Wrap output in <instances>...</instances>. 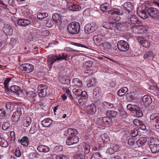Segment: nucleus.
Here are the masks:
<instances>
[{"label":"nucleus","mask_w":159,"mask_h":159,"mask_svg":"<svg viewBox=\"0 0 159 159\" xmlns=\"http://www.w3.org/2000/svg\"><path fill=\"white\" fill-rule=\"evenodd\" d=\"M67 56L64 53L58 55H50L48 57L47 63L49 68H52V65L58 61L66 60Z\"/></svg>","instance_id":"nucleus-1"},{"label":"nucleus","mask_w":159,"mask_h":159,"mask_svg":"<svg viewBox=\"0 0 159 159\" xmlns=\"http://www.w3.org/2000/svg\"><path fill=\"white\" fill-rule=\"evenodd\" d=\"M80 24L77 22H71L68 25L67 30L70 34H77L80 31Z\"/></svg>","instance_id":"nucleus-2"},{"label":"nucleus","mask_w":159,"mask_h":159,"mask_svg":"<svg viewBox=\"0 0 159 159\" xmlns=\"http://www.w3.org/2000/svg\"><path fill=\"white\" fill-rule=\"evenodd\" d=\"M109 13L112 15L110 18H113L114 21H118L120 19V17L118 15H122L123 12L120 9V7L114 8L109 11Z\"/></svg>","instance_id":"nucleus-3"},{"label":"nucleus","mask_w":159,"mask_h":159,"mask_svg":"<svg viewBox=\"0 0 159 159\" xmlns=\"http://www.w3.org/2000/svg\"><path fill=\"white\" fill-rule=\"evenodd\" d=\"M117 25L115 22H105L103 23V27L108 30V31L111 33H113L116 32L117 28L116 27Z\"/></svg>","instance_id":"nucleus-4"},{"label":"nucleus","mask_w":159,"mask_h":159,"mask_svg":"<svg viewBox=\"0 0 159 159\" xmlns=\"http://www.w3.org/2000/svg\"><path fill=\"white\" fill-rule=\"evenodd\" d=\"M117 47L120 51L125 52L129 49V45L128 43L124 40H120L118 42Z\"/></svg>","instance_id":"nucleus-5"},{"label":"nucleus","mask_w":159,"mask_h":159,"mask_svg":"<svg viewBox=\"0 0 159 159\" xmlns=\"http://www.w3.org/2000/svg\"><path fill=\"white\" fill-rule=\"evenodd\" d=\"M93 39L95 43H96L97 45L100 46L102 45L106 41L107 38L106 34H99L94 36Z\"/></svg>","instance_id":"nucleus-6"},{"label":"nucleus","mask_w":159,"mask_h":159,"mask_svg":"<svg viewBox=\"0 0 159 159\" xmlns=\"http://www.w3.org/2000/svg\"><path fill=\"white\" fill-rule=\"evenodd\" d=\"M147 11L148 15L152 18L154 19H159V11L157 9L151 7L148 9Z\"/></svg>","instance_id":"nucleus-7"},{"label":"nucleus","mask_w":159,"mask_h":159,"mask_svg":"<svg viewBox=\"0 0 159 159\" xmlns=\"http://www.w3.org/2000/svg\"><path fill=\"white\" fill-rule=\"evenodd\" d=\"M90 149L89 145L85 143H82L78 146L79 152H83L86 154L89 153Z\"/></svg>","instance_id":"nucleus-8"},{"label":"nucleus","mask_w":159,"mask_h":159,"mask_svg":"<svg viewBox=\"0 0 159 159\" xmlns=\"http://www.w3.org/2000/svg\"><path fill=\"white\" fill-rule=\"evenodd\" d=\"M22 110H22L20 107H19L17 108L16 111L13 113L11 120L14 122L16 123L19 121L22 114Z\"/></svg>","instance_id":"nucleus-9"},{"label":"nucleus","mask_w":159,"mask_h":159,"mask_svg":"<svg viewBox=\"0 0 159 159\" xmlns=\"http://www.w3.org/2000/svg\"><path fill=\"white\" fill-rule=\"evenodd\" d=\"M152 143V144L149 146L152 152L154 153L158 152L159 151V140L156 139Z\"/></svg>","instance_id":"nucleus-10"},{"label":"nucleus","mask_w":159,"mask_h":159,"mask_svg":"<svg viewBox=\"0 0 159 159\" xmlns=\"http://www.w3.org/2000/svg\"><path fill=\"white\" fill-rule=\"evenodd\" d=\"M151 121L155 122V127L157 129H159V113H154L151 114L150 116Z\"/></svg>","instance_id":"nucleus-11"},{"label":"nucleus","mask_w":159,"mask_h":159,"mask_svg":"<svg viewBox=\"0 0 159 159\" xmlns=\"http://www.w3.org/2000/svg\"><path fill=\"white\" fill-rule=\"evenodd\" d=\"M95 24L91 23L86 24L84 28L85 32L87 34H90L96 30Z\"/></svg>","instance_id":"nucleus-12"},{"label":"nucleus","mask_w":159,"mask_h":159,"mask_svg":"<svg viewBox=\"0 0 159 159\" xmlns=\"http://www.w3.org/2000/svg\"><path fill=\"white\" fill-rule=\"evenodd\" d=\"M79 141V138L74 135L68 137L66 140V143L68 145H70L77 143Z\"/></svg>","instance_id":"nucleus-13"},{"label":"nucleus","mask_w":159,"mask_h":159,"mask_svg":"<svg viewBox=\"0 0 159 159\" xmlns=\"http://www.w3.org/2000/svg\"><path fill=\"white\" fill-rule=\"evenodd\" d=\"M152 102V100L150 96L146 95L142 97L141 102L144 104L145 106H147L150 105Z\"/></svg>","instance_id":"nucleus-14"},{"label":"nucleus","mask_w":159,"mask_h":159,"mask_svg":"<svg viewBox=\"0 0 159 159\" xmlns=\"http://www.w3.org/2000/svg\"><path fill=\"white\" fill-rule=\"evenodd\" d=\"M38 92L39 96L41 98L45 97L47 95V88L43 85H40L38 87Z\"/></svg>","instance_id":"nucleus-15"},{"label":"nucleus","mask_w":159,"mask_h":159,"mask_svg":"<svg viewBox=\"0 0 159 159\" xmlns=\"http://www.w3.org/2000/svg\"><path fill=\"white\" fill-rule=\"evenodd\" d=\"M67 6L70 10L77 11L81 9L80 7L76 3H67Z\"/></svg>","instance_id":"nucleus-16"},{"label":"nucleus","mask_w":159,"mask_h":159,"mask_svg":"<svg viewBox=\"0 0 159 159\" xmlns=\"http://www.w3.org/2000/svg\"><path fill=\"white\" fill-rule=\"evenodd\" d=\"M5 34L10 35L13 34V30L11 26L8 24H5L2 28Z\"/></svg>","instance_id":"nucleus-17"},{"label":"nucleus","mask_w":159,"mask_h":159,"mask_svg":"<svg viewBox=\"0 0 159 159\" xmlns=\"http://www.w3.org/2000/svg\"><path fill=\"white\" fill-rule=\"evenodd\" d=\"M86 109L87 113L91 115H94L96 111V106L93 103L88 105L86 107Z\"/></svg>","instance_id":"nucleus-18"},{"label":"nucleus","mask_w":159,"mask_h":159,"mask_svg":"<svg viewBox=\"0 0 159 159\" xmlns=\"http://www.w3.org/2000/svg\"><path fill=\"white\" fill-rule=\"evenodd\" d=\"M9 91L17 96H19L22 92L20 87L16 85H13L11 86Z\"/></svg>","instance_id":"nucleus-19"},{"label":"nucleus","mask_w":159,"mask_h":159,"mask_svg":"<svg viewBox=\"0 0 159 159\" xmlns=\"http://www.w3.org/2000/svg\"><path fill=\"white\" fill-rule=\"evenodd\" d=\"M137 14L141 18L145 19L147 18V13L146 11L143 10L141 7H139L137 8Z\"/></svg>","instance_id":"nucleus-20"},{"label":"nucleus","mask_w":159,"mask_h":159,"mask_svg":"<svg viewBox=\"0 0 159 159\" xmlns=\"http://www.w3.org/2000/svg\"><path fill=\"white\" fill-rule=\"evenodd\" d=\"M23 67V70L26 73H30L34 70L33 66L28 63L24 64L22 65Z\"/></svg>","instance_id":"nucleus-21"},{"label":"nucleus","mask_w":159,"mask_h":159,"mask_svg":"<svg viewBox=\"0 0 159 159\" xmlns=\"http://www.w3.org/2000/svg\"><path fill=\"white\" fill-rule=\"evenodd\" d=\"M31 23V21L27 19H21L18 21L19 25L23 27H25L29 25Z\"/></svg>","instance_id":"nucleus-22"},{"label":"nucleus","mask_w":159,"mask_h":159,"mask_svg":"<svg viewBox=\"0 0 159 159\" xmlns=\"http://www.w3.org/2000/svg\"><path fill=\"white\" fill-rule=\"evenodd\" d=\"M100 9L103 11L105 12L108 11L109 12V11L111 10V6L109 3H106L101 5Z\"/></svg>","instance_id":"nucleus-23"},{"label":"nucleus","mask_w":159,"mask_h":159,"mask_svg":"<svg viewBox=\"0 0 159 159\" xmlns=\"http://www.w3.org/2000/svg\"><path fill=\"white\" fill-rule=\"evenodd\" d=\"M37 150L41 152H47L49 151V148L46 146L40 144L37 148Z\"/></svg>","instance_id":"nucleus-24"},{"label":"nucleus","mask_w":159,"mask_h":159,"mask_svg":"<svg viewBox=\"0 0 159 159\" xmlns=\"http://www.w3.org/2000/svg\"><path fill=\"white\" fill-rule=\"evenodd\" d=\"M128 143L131 148H136L137 145L135 138L132 137L129 138L128 140Z\"/></svg>","instance_id":"nucleus-25"},{"label":"nucleus","mask_w":159,"mask_h":159,"mask_svg":"<svg viewBox=\"0 0 159 159\" xmlns=\"http://www.w3.org/2000/svg\"><path fill=\"white\" fill-rule=\"evenodd\" d=\"M138 20L137 17L135 15H133L130 17L129 20L128 21L127 25L129 26V25H136V24H138Z\"/></svg>","instance_id":"nucleus-26"},{"label":"nucleus","mask_w":159,"mask_h":159,"mask_svg":"<svg viewBox=\"0 0 159 159\" xmlns=\"http://www.w3.org/2000/svg\"><path fill=\"white\" fill-rule=\"evenodd\" d=\"M78 132L77 130L74 129L68 128L67 130H66L65 132L63 134L66 136H69L71 134H77Z\"/></svg>","instance_id":"nucleus-27"},{"label":"nucleus","mask_w":159,"mask_h":159,"mask_svg":"<svg viewBox=\"0 0 159 159\" xmlns=\"http://www.w3.org/2000/svg\"><path fill=\"white\" fill-rule=\"evenodd\" d=\"M147 140V139L143 137H141L138 140H136V143L137 145L136 148L146 143Z\"/></svg>","instance_id":"nucleus-28"},{"label":"nucleus","mask_w":159,"mask_h":159,"mask_svg":"<svg viewBox=\"0 0 159 159\" xmlns=\"http://www.w3.org/2000/svg\"><path fill=\"white\" fill-rule=\"evenodd\" d=\"M106 125L111 124L112 122V119L108 116H105L104 117H100L99 118Z\"/></svg>","instance_id":"nucleus-29"},{"label":"nucleus","mask_w":159,"mask_h":159,"mask_svg":"<svg viewBox=\"0 0 159 159\" xmlns=\"http://www.w3.org/2000/svg\"><path fill=\"white\" fill-rule=\"evenodd\" d=\"M27 96L30 101L34 102L35 101L36 94L33 91H30L27 93Z\"/></svg>","instance_id":"nucleus-30"},{"label":"nucleus","mask_w":159,"mask_h":159,"mask_svg":"<svg viewBox=\"0 0 159 159\" xmlns=\"http://www.w3.org/2000/svg\"><path fill=\"white\" fill-rule=\"evenodd\" d=\"M20 144L24 146L27 147L28 145L29 139L26 136L23 137L21 139L18 140Z\"/></svg>","instance_id":"nucleus-31"},{"label":"nucleus","mask_w":159,"mask_h":159,"mask_svg":"<svg viewBox=\"0 0 159 159\" xmlns=\"http://www.w3.org/2000/svg\"><path fill=\"white\" fill-rule=\"evenodd\" d=\"M52 123V121L49 118H45L41 121L43 126L45 127H49Z\"/></svg>","instance_id":"nucleus-32"},{"label":"nucleus","mask_w":159,"mask_h":159,"mask_svg":"<svg viewBox=\"0 0 159 159\" xmlns=\"http://www.w3.org/2000/svg\"><path fill=\"white\" fill-rule=\"evenodd\" d=\"M118 147L117 146H115L113 147L108 148L106 151V152L110 154H112L114 152L118 151Z\"/></svg>","instance_id":"nucleus-33"},{"label":"nucleus","mask_w":159,"mask_h":159,"mask_svg":"<svg viewBox=\"0 0 159 159\" xmlns=\"http://www.w3.org/2000/svg\"><path fill=\"white\" fill-rule=\"evenodd\" d=\"M123 7L125 10L128 12L131 11L133 9V6L132 4L129 2H126L124 4Z\"/></svg>","instance_id":"nucleus-34"},{"label":"nucleus","mask_w":159,"mask_h":159,"mask_svg":"<svg viewBox=\"0 0 159 159\" xmlns=\"http://www.w3.org/2000/svg\"><path fill=\"white\" fill-rule=\"evenodd\" d=\"M138 107L139 106L136 105L129 104L127 106V108L128 110L134 113L136 110H137V109H138Z\"/></svg>","instance_id":"nucleus-35"},{"label":"nucleus","mask_w":159,"mask_h":159,"mask_svg":"<svg viewBox=\"0 0 159 159\" xmlns=\"http://www.w3.org/2000/svg\"><path fill=\"white\" fill-rule=\"evenodd\" d=\"M128 91V89L126 87H123L118 90L117 92V94L120 96H122L124 95Z\"/></svg>","instance_id":"nucleus-36"},{"label":"nucleus","mask_w":159,"mask_h":159,"mask_svg":"<svg viewBox=\"0 0 159 159\" xmlns=\"http://www.w3.org/2000/svg\"><path fill=\"white\" fill-rule=\"evenodd\" d=\"M138 33H146L147 32L148 29L147 27L141 25H139Z\"/></svg>","instance_id":"nucleus-37"},{"label":"nucleus","mask_w":159,"mask_h":159,"mask_svg":"<svg viewBox=\"0 0 159 159\" xmlns=\"http://www.w3.org/2000/svg\"><path fill=\"white\" fill-rule=\"evenodd\" d=\"M102 106L105 109L110 108H113L115 109V108H113V104H111L110 103L104 102L102 103Z\"/></svg>","instance_id":"nucleus-38"},{"label":"nucleus","mask_w":159,"mask_h":159,"mask_svg":"<svg viewBox=\"0 0 159 159\" xmlns=\"http://www.w3.org/2000/svg\"><path fill=\"white\" fill-rule=\"evenodd\" d=\"M31 119L29 117H26L23 120V125L24 127H28L31 124Z\"/></svg>","instance_id":"nucleus-39"},{"label":"nucleus","mask_w":159,"mask_h":159,"mask_svg":"<svg viewBox=\"0 0 159 159\" xmlns=\"http://www.w3.org/2000/svg\"><path fill=\"white\" fill-rule=\"evenodd\" d=\"M0 144L4 148H6L8 146L7 141L1 136H0Z\"/></svg>","instance_id":"nucleus-40"},{"label":"nucleus","mask_w":159,"mask_h":159,"mask_svg":"<svg viewBox=\"0 0 159 159\" xmlns=\"http://www.w3.org/2000/svg\"><path fill=\"white\" fill-rule=\"evenodd\" d=\"M72 83L74 86L77 87L81 86L82 85V82L80 80L77 78L74 79L72 80Z\"/></svg>","instance_id":"nucleus-41"},{"label":"nucleus","mask_w":159,"mask_h":159,"mask_svg":"<svg viewBox=\"0 0 159 159\" xmlns=\"http://www.w3.org/2000/svg\"><path fill=\"white\" fill-rule=\"evenodd\" d=\"M48 14L47 12H40L37 15V17L39 19H42L48 17Z\"/></svg>","instance_id":"nucleus-42"},{"label":"nucleus","mask_w":159,"mask_h":159,"mask_svg":"<svg viewBox=\"0 0 159 159\" xmlns=\"http://www.w3.org/2000/svg\"><path fill=\"white\" fill-rule=\"evenodd\" d=\"M63 147L61 145H57L56 146L54 149V152L59 153L63 151Z\"/></svg>","instance_id":"nucleus-43"},{"label":"nucleus","mask_w":159,"mask_h":159,"mask_svg":"<svg viewBox=\"0 0 159 159\" xmlns=\"http://www.w3.org/2000/svg\"><path fill=\"white\" fill-rule=\"evenodd\" d=\"M139 24H136V25H131V28L132 31L134 33H138L139 30Z\"/></svg>","instance_id":"nucleus-44"},{"label":"nucleus","mask_w":159,"mask_h":159,"mask_svg":"<svg viewBox=\"0 0 159 159\" xmlns=\"http://www.w3.org/2000/svg\"><path fill=\"white\" fill-rule=\"evenodd\" d=\"M72 91L75 95L79 97L80 96L83 92L81 89L77 88L73 89Z\"/></svg>","instance_id":"nucleus-45"},{"label":"nucleus","mask_w":159,"mask_h":159,"mask_svg":"<svg viewBox=\"0 0 159 159\" xmlns=\"http://www.w3.org/2000/svg\"><path fill=\"white\" fill-rule=\"evenodd\" d=\"M5 106L7 111H11L13 110V106L12 105L11 103L10 102L6 103Z\"/></svg>","instance_id":"nucleus-46"},{"label":"nucleus","mask_w":159,"mask_h":159,"mask_svg":"<svg viewBox=\"0 0 159 159\" xmlns=\"http://www.w3.org/2000/svg\"><path fill=\"white\" fill-rule=\"evenodd\" d=\"M117 115V112L113 110H109L107 111L106 115L111 116L112 117H115Z\"/></svg>","instance_id":"nucleus-47"},{"label":"nucleus","mask_w":159,"mask_h":159,"mask_svg":"<svg viewBox=\"0 0 159 159\" xmlns=\"http://www.w3.org/2000/svg\"><path fill=\"white\" fill-rule=\"evenodd\" d=\"M100 46L103 47L105 50H108L110 49L111 47V45L110 43L107 42H104L102 45H100Z\"/></svg>","instance_id":"nucleus-48"},{"label":"nucleus","mask_w":159,"mask_h":159,"mask_svg":"<svg viewBox=\"0 0 159 159\" xmlns=\"http://www.w3.org/2000/svg\"><path fill=\"white\" fill-rule=\"evenodd\" d=\"M101 155L98 152L94 153L93 154L90 159H101Z\"/></svg>","instance_id":"nucleus-49"},{"label":"nucleus","mask_w":159,"mask_h":159,"mask_svg":"<svg viewBox=\"0 0 159 159\" xmlns=\"http://www.w3.org/2000/svg\"><path fill=\"white\" fill-rule=\"evenodd\" d=\"M84 155L80 153L75 154L74 157V159H84Z\"/></svg>","instance_id":"nucleus-50"},{"label":"nucleus","mask_w":159,"mask_h":159,"mask_svg":"<svg viewBox=\"0 0 159 159\" xmlns=\"http://www.w3.org/2000/svg\"><path fill=\"white\" fill-rule=\"evenodd\" d=\"M134 112L136 113V116L137 117H140L143 116V112L139 107H138V109H137V110H136Z\"/></svg>","instance_id":"nucleus-51"},{"label":"nucleus","mask_w":159,"mask_h":159,"mask_svg":"<svg viewBox=\"0 0 159 159\" xmlns=\"http://www.w3.org/2000/svg\"><path fill=\"white\" fill-rule=\"evenodd\" d=\"M37 131V128L36 125L35 124H32V127L30 130V133L33 134Z\"/></svg>","instance_id":"nucleus-52"},{"label":"nucleus","mask_w":159,"mask_h":159,"mask_svg":"<svg viewBox=\"0 0 159 159\" xmlns=\"http://www.w3.org/2000/svg\"><path fill=\"white\" fill-rule=\"evenodd\" d=\"M54 25V22L53 20L51 19H48L46 22V25L49 28L52 27Z\"/></svg>","instance_id":"nucleus-53"},{"label":"nucleus","mask_w":159,"mask_h":159,"mask_svg":"<svg viewBox=\"0 0 159 159\" xmlns=\"http://www.w3.org/2000/svg\"><path fill=\"white\" fill-rule=\"evenodd\" d=\"M53 20L60 21L61 18L59 15L57 13H55L52 16Z\"/></svg>","instance_id":"nucleus-54"},{"label":"nucleus","mask_w":159,"mask_h":159,"mask_svg":"<svg viewBox=\"0 0 159 159\" xmlns=\"http://www.w3.org/2000/svg\"><path fill=\"white\" fill-rule=\"evenodd\" d=\"M92 65V62L89 61H87L85 62L83 64V66L84 68L87 67V68H89Z\"/></svg>","instance_id":"nucleus-55"},{"label":"nucleus","mask_w":159,"mask_h":159,"mask_svg":"<svg viewBox=\"0 0 159 159\" xmlns=\"http://www.w3.org/2000/svg\"><path fill=\"white\" fill-rule=\"evenodd\" d=\"M71 44L74 46H77L78 47H80L86 48H88L86 46L80 43L72 42L71 43Z\"/></svg>","instance_id":"nucleus-56"},{"label":"nucleus","mask_w":159,"mask_h":159,"mask_svg":"<svg viewBox=\"0 0 159 159\" xmlns=\"http://www.w3.org/2000/svg\"><path fill=\"white\" fill-rule=\"evenodd\" d=\"M152 55L153 53L151 51H147L144 54L143 57L144 59H146L148 57H151L152 56Z\"/></svg>","instance_id":"nucleus-57"},{"label":"nucleus","mask_w":159,"mask_h":159,"mask_svg":"<svg viewBox=\"0 0 159 159\" xmlns=\"http://www.w3.org/2000/svg\"><path fill=\"white\" fill-rule=\"evenodd\" d=\"M10 126V124L8 122H4L2 126V129L4 130H7Z\"/></svg>","instance_id":"nucleus-58"},{"label":"nucleus","mask_w":159,"mask_h":159,"mask_svg":"<svg viewBox=\"0 0 159 159\" xmlns=\"http://www.w3.org/2000/svg\"><path fill=\"white\" fill-rule=\"evenodd\" d=\"M91 80V81L90 82V83H87V84L88 86H94L96 83V80L94 78H92Z\"/></svg>","instance_id":"nucleus-59"},{"label":"nucleus","mask_w":159,"mask_h":159,"mask_svg":"<svg viewBox=\"0 0 159 159\" xmlns=\"http://www.w3.org/2000/svg\"><path fill=\"white\" fill-rule=\"evenodd\" d=\"M15 153L16 156L17 157H20L21 156V153L19 148H16L15 151Z\"/></svg>","instance_id":"nucleus-60"},{"label":"nucleus","mask_w":159,"mask_h":159,"mask_svg":"<svg viewBox=\"0 0 159 159\" xmlns=\"http://www.w3.org/2000/svg\"><path fill=\"white\" fill-rule=\"evenodd\" d=\"M141 44L143 47H145L146 48L148 47L149 45V43L146 39L143 40V43Z\"/></svg>","instance_id":"nucleus-61"},{"label":"nucleus","mask_w":159,"mask_h":159,"mask_svg":"<svg viewBox=\"0 0 159 159\" xmlns=\"http://www.w3.org/2000/svg\"><path fill=\"white\" fill-rule=\"evenodd\" d=\"M82 99H85L87 98V95L86 92L85 91H83L82 94L80 95Z\"/></svg>","instance_id":"nucleus-62"},{"label":"nucleus","mask_w":159,"mask_h":159,"mask_svg":"<svg viewBox=\"0 0 159 159\" xmlns=\"http://www.w3.org/2000/svg\"><path fill=\"white\" fill-rule=\"evenodd\" d=\"M56 159H69L68 157L65 156H62L60 155H56Z\"/></svg>","instance_id":"nucleus-63"},{"label":"nucleus","mask_w":159,"mask_h":159,"mask_svg":"<svg viewBox=\"0 0 159 159\" xmlns=\"http://www.w3.org/2000/svg\"><path fill=\"white\" fill-rule=\"evenodd\" d=\"M63 83L64 84L69 85L70 84V80L68 79L64 78L63 80Z\"/></svg>","instance_id":"nucleus-64"}]
</instances>
